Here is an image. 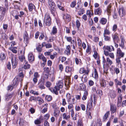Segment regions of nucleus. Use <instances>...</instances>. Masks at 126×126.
<instances>
[{
    "mask_svg": "<svg viewBox=\"0 0 126 126\" xmlns=\"http://www.w3.org/2000/svg\"><path fill=\"white\" fill-rule=\"evenodd\" d=\"M48 4L51 14L54 16L56 12L55 3L53 0H48Z\"/></svg>",
    "mask_w": 126,
    "mask_h": 126,
    "instance_id": "nucleus-1",
    "label": "nucleus"
},
{
    "mask_svg": "<svg viewBox=\"0 0 126 126\" xmlns=\"http://www.w3.org/2000/svg\"><path fill=\"white\" fill-rule=\"evenodd\" d=\"M44 22L47 26H49L51 25V18L48 13H47L45 14L44 16Z\"/></svg>",
    "mask_w": 126,
    "mask_h": 126,
    "instance_id": "nucleus-2",
    "label": "nucleus"
},
{
    "mask_svg": "<svg viewBox=\"0 0 126 126\" xmlns=\"http://www.w3.org/2000/svg\"><path fill=\"white\" fill-rule=\"evenodd\" d=\"M90 71V69L87 65L85 67H84L80 68L79 72L81 74L84 73V74L88 75Z\"/></svg>",
    "mask_w": 126,
    "mask_h": 126,
    "instance_id": "nucleus-3",
    "label": "nucleus"
},
{
    "mask_svg": "<svg viewBox=\"0 0 126 126\" xmlns=\"http://www.w3.org/2000/svg\"><path fill=\"white\" fill-rule=\"evenodd\" d=\"M113 41L114 43H118L119 41V35L117 32H115L112 35Z\"/></svg>",
    "mask_w": 126,
    "mask_h": 126,
    "instance_id": "nucleus-4",
    "label": "nucleus"
},
{
    "mask_svg": "<svg viewBox=\"0 0 126 126\" xmlns=\"http://www.w3.org/2000/svg\"><path fill=\"white\" fill-rule=\"evenodd\" d=\"M49 89L52 93L55 94L57 95L58 94V91L60 90V89L55 86L53 88H50Z\"/></svg>",
    "mask_w": 126,
    "mask_h": 126,
    "instance_id": "nucleus-5",
    "label": "nucleus"
},
{
    "mask_svg": "<svg viewBox=\"0 0 126 126\" xmlns=\"http://www.w3.org/2000/svg\"><path fill=\"white\" fill-rule=\"evenodd\" d=\"M40 77V75L38 72H36L34 74L33 78L32 80L33 83L34 84L36 83L38 81V78Z\"/></svg>",
    "mask_w": 126,
    "mask_h": 126,
    "instance_id": "nucleus-6",
    "label": "nucleus"
},
{
    "mask_svg": "<svg viewBox=\"0 0 126 126\" xmlns=\"http://www.w3.org/2000/svg\"><path fill=\"white\" fill-rule=\"evenodd\" d=\"M103 49L104 50V51L107 50L110 52L114 51V50L113 46L112 45L104 46L103 47Z\"/></svg>",
    "mask_w": 126,
    "mask_h": 126,
    "instance_id": "nucleus-7",
    "label": "nucleus"
},
{
    "mask_svg": "<svg viewBox=\"0 0 126 126\" xmlns=\"http://www.w3.org/2000/svg\"><path fill=\"white\" fill-rule=\"evenodd\" d=\"M12 63V67L15 68L17 65V61L15 57H13L11 59Z\"/></svg>",
    "mask_w": 126,
    "mask_h": 126,
    "instance_id": "nucleus-8",
    "label": "nucleus"
},
{
    "mask_svg": "<svg viewBox=\"0 0 126 126\" xmlns=\"http://www.w3.org/2000/svg\"><path fill=\"white\" fill-rule=\"evenodd\" d=\"M24 43L26 45L28 43L29 41V38L28 33L26 32L23 35Z\"/></svg>",
    "mask_w": 126,
    "mask_h": 126,
    "instance_id": "nucleus-9",
    "label": "nucleus"
},
{
    "mask_svg": "<svg viewBox=\"0 0 126 126\" xmlns=\"http://www.w3.org/2000/svg\"><path fill=\"white\" fill-rule=\"evenodd\" d=\"M117 53L118 57L121 58L124 57L125 54L124 53L122 52L120 48L117 49Z\"/></svg>",
    "mask_w": 126,
    "mask_h": 126,
    "instance_id": "nucleus-10",
    "label": "nucleus"
},
{
    "mask_svg": "<svg viewBox=\"0 0 126 126\" xmlns=\"http://www.w3.org/2000/svg\"><path fill=\"white\" fill-rule=\"evenodd\" d=\"M104 54L106 56H109V57L112 59H114V53H109L108 51L106 50L104 51Z\"/></svg>",
    "mask_w": 126,
    "mask_h": 126,
    "instance_id": "nucleus-11",
    "label": "nucleus"
},
{
    "mask_svg": "<svg viewBox=\"0 0 126 126\" xmlns=\"http://www.w3.org/2000/svg\"><path fill=\"white\" fill-rule=\"evenodd\" d=\"M63 80H61L58 81L56 83L55 86L60 89V88H62L63 87Z\"/></svg>",
    "mask_w": 126,
    "mask_h": 126,
    "instance_id": "nucleus-12",
    "label": "nucleus"
},
{
    "mask_svg": "<svg viewBox=\"0 0 126 126\" xmlns=\"http://www.w3.org/2000/svg\"><path fill=\"white\" fill-rule=\"evenodd\" d=\"M118 13L120 16H124L125 14V11L124 8L123 7L120 8L118 11Z\"/></svg>",
    "mask_w": 126,
    "mask_h": 126,
    "instance_id": "nucleus-13",
    "label": "nucleus"
},
{
    "mask_svg": "<svg viewBox=\"0 0 126 126\" xmlns=\"http://www.w3.org/2000/svg\"><path fill=\"white\" fill-rule=\"evenodd\" d=\"M71 47L70 45H68L67 46L65 50L64 51L65 53L67 55H70L71 53Z\"/></svg>",
    "mask_w": 126,
    "mask_h": 126,
    "instance_id": "nucleus-14",
    "label": "nucleus"
},
{
    "mask_svg": "<svg viewBox=\"0 0 126 126\" xmlns=\"http://www.w3.org/2000/svg\"><path fill=\"white\" fill-rule=\"evenodd\" d=\"M14 93L7 94L5 96V100L7 101H8L9 99H11L14 95Z\"/></svg>",
    "mask_w": 126,
    "mask_h": 126,
    "instance_id": "nucleus-15",
    "label": "nucleus"
},
{
    "mask_svg": "<svg viewBox=\"0 0 126 126\" xmlns=\"http://www.w3.org/2000/svg\"><path fill=\"white\" fill-rule=\"evenodd\" d=\"M101 86L103 88H105L106 86V82L105 80L103 79H102L100 82Z\"/></svg>",
    "mask_w": 126,
    "mask_h": 126,
    "instance_id": "nucleus-16",
    "label": "nucleus"
},
{
    "mask_svg": "<svg viewBox=\"0 0 126 126\" xmlns=\"http://www.w3.org/2000/svg\"><path fill=\"white\" fill-rule=\"evenodd\" d=\"M94 11L95 15H100L102 13L101 9L99 8L95 9Z\"/></svg>",
    "mask_w": 126,
    "mask_h": 126,
    "instance_id": "nucleus-17",
    "label": "nucleus"
},
{
    "mask_svg": "<svg viewBox=\"0 0 126 126\" xmlns=\"http://www.w3.org/2000/svg\"><path fill=\"white\" fill-rule=\"evenodd\" d=\"M112 61L109 57L106 59V65L107 67H109L112 64Z\"/></svg>",
    "mask_w": 126,
    "mask_h": 126,
    "instance_id": "nucleus-18",
    "label": "nucleus"
},
{
    "mask_svg": "<svg viewBox=\"0 0 126 126\" xmlns=\"http://www.w3.org/2000/svg\"><path fill=\"white\" fill-rule=\"evenodd\" d=\"M63 18L65 21H69L71 19V17L69 15L67 14H64L63 16Z\"/></svg>",
    "mask_w": 126,
    "mask_h": 126,
    "instance_id": "nucleus-19",
    "label": "nucleus"
},
{
    "mask_svg": "<svg viewBox=\"0 0 126 126\" xmlns=\"http://www.w3.org/2000/svg\"><path fill=\"white\" fill-rule=\"evenodd\" d=\"M125 40L124 38L121 37V42L120 43L119 46L121 47L122 48H124L125 47Z\"/></svg>",
    "mask_w": 126,
    "mask_h": 126,
    "instance_id": "nucleus-20",
    "label": "nucleus"
},
{
    "mask_svg": "<svg viewBox=\"0 0 126 126\" xmlns=\"http://www.w3.org/2000/svg\"><path fill=\"white\" fill-rule=\"evenodd\" d=\"M116 110V108L115 106L113 104L110 105V110L112 114L115 112Z\"/></svg>",
    "mask_w": 126,
    "mask_h": 126,
    "instance_id": "nucleus-21",
    "label": "nucleus"
},
{
    "mask_svg": "<svg viewBox=\"0 0 126 126\" xmlns=\"http://www.w3.org/2000/svg\"><path fill=\"white\" fill-rule=\"evenodd\" d=\"M28 57L29 62H32L34 60V57L32 53H29L28 55Z\"/></svg>",
    "mask_w": 126,
    "mask_h": 126,
    "instance_id": "nucleus-22",
    "label": "nucleus"
},
{
    "mask_svg": "<svg viewBox=\"0 0 126 126\" xmlns=\"http://www.w3.org/2000/svg\"><path fill=\"white\" fill-rule=\"evenodd\" d=\"M29 9L30 11H32L33 10H35L36 8L34 5L32 3L29 4L28 5Z\"/></svg>",
    "mask_w": 126,
    "mask_h": 126,
    "instance_id": "nucleus-23",
    "label": "nucleus"
},
{
    "mask_svg": "<svg viewBox=\"0 0 126 126\" xmlns=\"http://www.w3.org/2000/svg\"><path fill=\"white\" fill-rule=\"evenodd\" d=\"M110 114V112L109 111H107L104 115L103 117V122H105L107 120L108 116Z\"/></svg>",
    "mask_w": 126,
    "mask_h": 126,
    "instance_id": "nucleus-24",
    "label": "nucleus"
},
{
    "mask_svg": "<svg viewBox=\"0 0 126 126\" xmlns=\"http://www.w3.org/2000/svg\"><path fill=\"white\" fill-rule=\"evenodd\" d=\"M93 101L92 98H91L88 104L87 105V108L89 109L92 108Z\"/></svg>",
    "mask_w": 126,
    "mask_h": 126,
    "instance_id": "nucleus-25",
    "label": "nucleus"
},
{
    "mask_svg": "<svg viewBox=\"0 0 126 126\" xmlns=\"http://www.w3.org/2000/svg\"><path fill=\"white\" fill-rule=\"evenodd\" d=\"M60 111L59 109L55 110H54V112L53 113L54 116L55 117H58L59 116Z\"/></svg>",
    "mask_w": 126,
    "mask_h": 126,
    "instance_id": "nucleus-26",
    "label": "nucleus"
},
{
    "mask_svg": "<svg viewBox=\"0 0 126 126\" xmlns=\"http://www.w3.org/2000/svg\"><path fill=\"white\" fill-rule=\"evenodd\" d=\"M92 76L95 79H97L98 78V74L96 69H94V72L92 74Z\"/></svg>",
    "mask_w": 126,
    "mask_h": 126,
    "instance_id": "nucleus-27",
    "label": "nucleus"
},
{
    "mask_svg": "<svg viewBox=\"0 0 126 126\" xmlns=\"http://www.w3.org/2000/svg\"><path fill=\"white\" fill-rule=\"evenodd\" d=\"M109 95L112 98H114L116 96V94L115 92L113 91H111L110 92L109 94Z\"/></svg>",
    "mask_w": 126,
    "mask_h": 126,
    "instance_id": "nucleus-28",
    "label": "nucleus"
},
{
    "mask_svg": "<svg viewBox=\"0 0 126 126\" xmlns=\"http://www.w3.org/2000/svg\"><path fill=\"white\" fill-rule=\"evenodd\" d=\"M39 87L41 89H44L45 88L44 86V83L42 80H41L40 83H39Z\"/></svg>",
    "mask_w": 126,
    "mask_h": 126,
    "instance_id": "nucleus-29",
    "label": "nucleus"
},
{
    "mask_svg": "<svg viewBox=\"0 0 126 126\" xmlns=\"http://www.w3.org/2000/svg\"><path fill=\"white\" fill-rule=\"evenodd\" d=\"M75 62L77 65H81L82 64V61L80 59L76 58L75 59Z\"/></svg>",
    "mask_w": 126,
    "mask_h": 126,
    "instance_id": "nucleus-30",
    "label": "nucleus"
},
{
    "mask_svg": "<svg viewBox=\"0 0 126 126\" xmlns=\"http://www.w3.org/2000/svg\"><path fill=\"white\" fill-rule=\"evenodd\" d=\"M123 99L122 95V94H120L119 95V96L118 98L117 105L118 106L119 104H120L122 102Z\"/></svg>",
    "mask_w": 126,
    "mask_h": 126,
    "instance_id": "nucleus-31",
    "label": "nucleus"
},
{
    "mask_svg": "<svg viewBox=\"0 0 126 126\" xmlns=\"http://www.w3.org/2000/svg\"><path fill=\"white\" fill-rule=\"evenodd\" d=\"M107 21V20L106 18L102 17L101 19L100 20V23L101 24L104 25L106 23Z\"/></svg>",
    "mask_w": 126,
    "mask_h": 126,
    "instance_id": "nucleus-32",
    "label": "nucleus"
},
{
    "mask_svg": "<svg viewBox=\"0 0 126 126\" xmlns=\"http://www.w3.org/2000/svg\"><path fill=\"white\" fill-rule=\"evenodd\" d=\"M63 118L65 120H67L70 118V115L68 114V113H65L63 114Z\"/></svg>",
    "mask_w": 126,
    "mask_h": 126,
    "instance_id": "nucleus-33",
    "label": "nucleus"
},
{
    "mask_svg": "<svg viewBox=\"0 0 126 126\" xmlns=\"http://www.w3.org/2000/svg\"><path fill=\"white\" fill-rule=\"evenodd\" d=\"M38 57L39 59H42L43 62H47V59L43 55L40 54L38 56Z\"/></svg>",
    "mask_w": 126,
    "mask_h": 126,
    "instance_id": "nucleus-34",
    "label": "nucleus"
},
{
    "mask_svg": "<svg viewBox=\"0 0 126 126\" xmlns=\"http://www.w3.org/2000/svg\"><path fill=\"white\" fill-rule=\"evenodd\" d=\"M88 95V93L87 91H85L83 94V96L82 97V99L83 100H86Z\"/></svg>",
    "mask_w": 126,
    "mask_h": 126,
    "instance_id": "nucleus-35",
    "label": "nucleus"
},
{
    "mask_svg": "<svg viewBox=\"0 0 126 126\" xmlns=\"http://www.w3.org/2000/svg\"><path fill=\"white\" fill-rule=\"evenodd\" d=\"M72 69V67H70L68 66H67L66 67L65 69V71L67 73H70Z\"/></svg>",
    "mask_w": 126,
    "mask_h": 126,
    "instance_id": "nucleus-36",
    "label": "nucleus"
},
{
    "mask_svg": "<svg viewBox=\"0 0 126 126\" xmlns=\"http://www.w3.org/2000/svg\"><path fill=\"white\" fill-rule=\"evenodd\" d=\"M57 30L56 27H54L53 28L52 31L50 32L51 34L55 35L57 32Z\"/></svg>",
    "mask_w": 126,
    "mask_h": 126,
    "instance_id": "nucleus-37",
    "label": "nucleus"
},
{
    "mask_svg": "<svg viewBox=\"0 0 126 126\" xmlns=\"http://www.w3.org/2000/svg\"><path fill=\"white\" fill-rule=\"evenodd\" d=\"M79 87L80 88V90L83 91H86V87L85 85L83 83L80 84Z\"/></svg>",
    "mask_w": 126,
    "mask_h": 126,
    "instance_id": "nucleus-38",
    "label": "nucleus"
},
{
    "mask_svg": "<svg viewBox=\"0 0 126 126\" xmlns=\"http://www.w3.org/2000/svg\"><path fill=\"white\" fill-rule=\"evenodd\" d=\"M6 58V56L5 54L3 53H1L0 55V60L3 61L5 60Z\"/></svg>",
    "mask_w": 126,
    "mask_h": 126,
    "instance_id": "nucleus-39",
    "label": "nucleus"
},
{
    "mask_svg": "<svg viewBox=\"0 0 126 126\" xmlns=\"http://www.w3.org/2000/svg\"><path fill=\"white\" fill-rule=\"evenodd\" d=\"M96 94L99 96L100 98H101V96L103 94L102 91L101 90L97 89L96 92Z\"/></svg>",
    "mask_w": 126,
    "mask_h": 126,
    "instance_id": "nucleus-40",
    "label": "nucleus"
},
{
    "mask_svg": "<svg viewBox=\"0 0 126 126\" xmlns=\"http://www.w3.org/2000/svg\"><path fill=\"white\" fill-rule=\"evenodd\" d=\"M88 75L86 74H83L82 77V79L83 82H86L87 81V77Z\"/></svg>",
    "mask_w": 126,
    "mask_h": 126,
    "instance_id": "nucleus-41",
    "label": "nucleus"
},
{
    "mask_svg": "<svg viewBox=\"0 0 126 126\" xmlns=\"http://www.w3.org/2000/svg\"><path fill=\"white\" fill-rule=\"evenodd\" d=\"M17 47H11L9 48V49L12 51L13 52L15 53H17Z\"/></svg>",
    "mask_w": 126,
    "mask_h": 126,
    "instance_id": "nucleus-42",
    "label": "nucleus"
},
{
    "mask_svg": "<svg viewBox=\"0 0 126 126\" xmlns=\"http://www.w3.org/2000/svg\"><path fill=\"white\" fill-rule=\"evenodd\" d=\"M25 64L23 66L24 68L25 69H27L30 68V65L28 64V62L26 61H25Z\"/></svg>",
    "mask_w": 126,
    "mask_h": 126,
    "instance_id": "nucleus-43",
    "label": "nucleus"
},
{
    "mask_svg": "<svg viewBox=\"0 0 126 126\" xmlns=\"http://www.w3.org/2000/svg\"><path fill=\"white\" fill-rule=\"evenodd\" d=\"M57 5L58 7L60 10H62V11L64 10V9L63 7L61 6L62 4L59 1L57 3Z\"/></svg>",
    "mask_w": 126,
    "mask_h": 126,
    "instance_id": "nucleus-44",
    "label": "nucleus"
},
{
    "mask_svg": "<svg viewBox=\"0 0 126 126\" xmlns=\"http://www.w3.org/2000/svg\"><path fill=\"white\" fill-rule=\"evenodd\" d=\"M79 10L78 11V14L80 16L83 14L84 13L85 10L83 8L80 9H79Z\"/></svg>",
    "mask_w": 126,
    "mask_h": 126,
    "instance_id": "nucleus-45",
    "label": "nucleus"
},
{
    "mask_svg": "<svg viewBox=\"0 0 126 126\" xmlns=\"http://www.w3.org/2000/svg\"><path fill=\"white\" fill-rule=\"evenodd\" d=\"M37 99L39 102V105H41L42 103L44 102V100L41 98L39 97L38 96L37 97Z\"/></svg>",
    "mask_w": 126,
    "mask_h": 126,
    "instance_id": "nucleus-46",
    "label": "nucleus"
},
{
    "mask_svg": "<svg viewBox=\"0 0 126 126\" xmlns=\"http://www.w3.org/2000/svg\"><path fill=\"white\" fill-rule=\"evenodd\" d=\"M17 12L15 11L14 12H13L12 13L13 16L15 18L16 20L18 19H19L18 16H19V15H17V14L15 15V14H17Z\"/></svg>",
    "mask_w": 126,
    "mask_h": 126,
    "instance_id": "nucleus-47",
    "label": "nucleus"
},
{
    "mask_svg": "<svg viewBox=\"0 0 126 126\" xmlns=\"http://www.w3.org/2000/svg\"><path fill=\"white\" fill-rule=\"evenodd\" d=\"M110 34V32L109 29H105L104 30V33L103 35H109Z\"/></svg>",
    "mask_w": 126,
    "mask_h": 126,
    "instance_id": "nucleus-48",
    "label": "nucleus"
},
{
    "mask_svg": "<svg viewBox=\"0 0 126 126\" xmlns=\"http://www.w3.org/2000/svg\"><path fill=\"white\" fill-rule=\"evenodd\" d=\"M56 37L52 36L49 38L48 41V42H52L53 41L55 40L56 39Z\"/></svg>",
    "mask_w": 126,
    "mask_h": 126,
    "instance_id": "nucleus-49",
    "label": "nucleus"
},
{
    "mask_svg": "<svg viewBox=\"0 0 126 126\" xmlns=\"http://www.w3.org/2000/svg\"><path fill=\"white\" fill-rule=\"evenodd\" d=\"M19 58L20 61L21 62H22L24 61H26L25 60V58L24 55H22L20 56Z\"/></svg>",
    "mask_w": 126,
    "mask_h": 126,
    "instance_id": "nucleus-50",
    "label": "nucleus"
},
{
    "mask_svg": "<svg viewBox=\"0 0 126 126\" xmlns=\"http://www.w3.org/2000/svg\"><path fill=\"white\" fill-rule=\"evenodd\" d=\"M114 82L115 83V84L116 85H122V83L121 81L118 80L117 79H115L114 80Z\"/></svg>",
    "mask_w": 126,
    "mask_h": 126,
    "instance_id": "nucleus-51",
    "label": "nucleus"
},
{
    "mask_svg": "<svg viewBox=\"0 0 126 126\" xmlns=\"http://www.w3.org/2000/svg\"><path fill=\"white\" fill-rule=\"evenodd\" d=\"M67 98V101L68 102H70V100L71 98V96L70 94L68 93L66 94V95Z\"/></svg>",
    "mask_w": 126,
    "mask_h": 126,
    "instance_id": "nucleus-52",
    "label": "nucleus"
},
{
    "mask_svg": "<svg viewBox=\"0 0 126 126\" xmlns=\"http://www.w3.org/2000/svg\"><path fill=\"white\" fill-rule=\"evenodd\" d=\"M104 39L106 41H110V37L106 35H103Z\"/></svg>",
    "mask_w": 126,
    "mask_h": 126,
    "instance_id": "nucleus-53",
    "label": "nucleus"
},
{
    "mask_svg": "<svg viewBox=\"0 0 126 126\" xmlns=\"http://www.w3.org/2000/svg\"><path fill=\"white\" fill-rule=\"evenodd\" d=\"M2 8V9H1L2 10V13L4 15L5 13H6L7 11L8 7L6 6V8L3 7Z\"/></svg>",
    "mask_w": 126,
    "mask_h": 126,
    "instance_id": "nucleus-54",
    "label": "nucleus"
},
{
    "mask_svg": "<svg viewBox=\"0 0 126 126\" xmlns=\"http://www.w3.org/2000/svg\"><path fill=\"white\" fill-rule=\"evenodd\" d=\"M57 55V53L56 52H54L53 54L52 55H50V58L52 60H53L56 56Z\"/></svg>",
    "mask_w": 126,
    "mask_h": 126,
    "instance_id": "nucleus-55",
    "label": "nucleus"
},
{
    "mask_svg": "<svg viewBox=\"0 0 126 126\" xmlns=\"http://www.w3.org/2000/svg\"><path fill=\"white\" fill-rule=\"evenodd\" d=\"M30 93L32 94H33L34 95H39V94L38 92L34 91L33 90H31L30 91Z\"/></svg>",
    "mask_w": 126,
    "mask_h": 126,
    "instance_id": "nucleus-56",
    "label": "nucleus"
},
{
    "mask_svg": "<svg viewBox=\"0 0 126 126\" xmlns=\"http://www.w3.org/2000/svg\"><path fill=\"white\" fill-rule=\"evenodd\" d=\"M91 10H88L86 11V14L87 15H89V17H91L93 15V14H92Z\"/></svg>",
    "mask_w": 126,
    "mask_h": 126,
    "instance_id": "nucleus-57",
    "label": "nucleus"
},
{
    "mask_svg": "<svg viewBox=\"0 0 126 126\" xmlns=\"http://www.w3.org/2000/svg\"><path fill=\"white\" fill-rule=\"evenodd\" d=\"M46 99L48 101H50L52 99V96L50 95H47L46 96Z\"/></svg>",
    "mask_w": 126,
    "mask_h": 126,
    "instance_id": "nucleus-58",
    "label": "nucleus"
},
{
    "mask_svg": "<svg viewBox=\"0 0 126 126\" xmlns=\"http://www.w3.org/2000/svg\"><path fill=\"white\" fill-rule=\"evenodd\" d=\"M19 82V81L17 79V78H16V79H15L14 81V87L15 86V85H16V86L17 85Z\"/></svg>",
    "mask_w": 126,
    "mask_h": 126,
    "instance_id": "nucleus-59",
    "label": "nucleus"
},
{
    "mask_svg": "<svg viewBox=\"0 0 126 126\" xmlns=\"http://www.w3.org/2000/svg\"><path fill=\"white\" fill-rule=\"evenodd\" d=\"M78 126H83L82 120L80 119L78 120Z\"/></svg>",
    "mask_w": 126,
    "mask_h": 126,
    "instance_id": "nucleus-60",
    "label": "nucleus"
},
{
    "mask_svg": "<svg viewBox=\"0 0 126 126\" xmlns=\"http://www.w3.org/2000/svg\"><path fill=\"white\" fill-rule=\"evenodd\" d=\"M93 56L95 59H96L98 57V53L95 50L94 51V54L93 55Z\"/></svg>",
    "mask_w": 126,
    "mask_h": 126,
    "instance_id": "nucleus-61",
    "label": "nucleus"
},
{
    "mask_svg": "<svg viewBox=\"0 0 126 126\" xmlns=\"http://www.w3.org/2000/svg\"><path fill=\"white\" fill-rule=\"evenodd\" d=\"M44 73H49V69L48 67H45L44 69Z\"/></svg>",
    "mask_w": 126,
    "mask_h": 126,
    "instance_id": "nucleus-62",
    "label": "nucleus"
},
{
    "mask_svg": "<svg viewBox=\"0 0 126 126\" xmlns=\"http://www.w3.org/2000/svg\"><path fill=\"white\" fill-rule=\"evenodd\" d=\"M49 73H44L43 74V77H44L43 79L45 80L46 79H48V77Z\"/></svg>",
    "mask_w": 126,
    "mask_h": 126,
    "instance_id": "nucleus-63",
    "label": "nucleus"
},
{
    "mask_svg": "<svg viewBox=\"0 0 126 126\" xmlns=\"http://www.w3.org/2000/svg\"><path fill=\"white\" fill-rule=\"evenodd\" d=\"M117 25L116 24H114L112 27V31L114 32H115L117 31Z\"/></svg>",
    "mask_w": 126,
    "mask_h": 126,
    "instance_id": "nucleus-64",
    "label": "nucleus"
}]
</instances>
